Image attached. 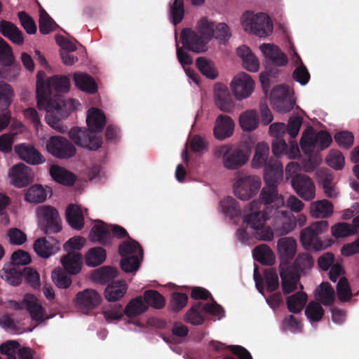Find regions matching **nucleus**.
<instances>
[{"label": "nucleus", "mask_w": 359, "mask_h": 359, "mask_svg": "<svg viewBox=\"0 0 359 359\" xmlns=\"http://www.w3.org/2000/svg\"><path fill=\"white\" fill-rule=\"evenodd\" d=\"M141 259L137 255L126 256L121 261V269L126 273L136 272L140 266Z\"/></svg>", "instance_id": "obj_54"}, {"label": "nucleus", "mask_w": 359, "mask_h": 359, "mask_svg": "<svg viewBox=\"0 0 359 359\" xmlns=\"http://www.w3.org/2000/svg\"><path fill=\"white\" fill-rule=\"evenodd\" d=\"M261 185L259 176L238 172L235 177L233 193L239 199L247 201L257 194Z\"/></svg>", "instance_id": "obj_7"}, {"label": "nucleus", "mask_w": 359, "mask_h": 359, "mask_svg": "<svg viewBox=\"0 0 359 359\" xmlns=\"http://www.w3.org/2000/svg\"><path fill=\"white\" fill-rule=\"evenodd\" d=\"M333 204L326 199L316 201L311 204V213L316 218H326L333 213Z\"/></svg>", "instance_id": "obj_38"}, {"label": "nucleus", "mask_w": 359, "mask_h": 359, "mask_svg": "<svg viewBox=\"0 0 359 359\" xmlns=\"http://www.w3.org/2000/svg\"><path fill=\"white\" fill-rule=\"evenodd\" d=\"M198 32L201 36L210 41L214 36L215 25L212 22L209 21L207 18H203L198 22Z\"/></svg>", "instance_id": "obj_51"}, {"label": "nucleus", "mask_w": 359, "mask_h": 359, "mask_svg": "<svg viewBox=\"0 0 359 359\" xmlns=\"http://www.w3.org/2000/svg\"><path fill=\"white\" fill-rule=\"evenodd\" d=\"M271 218L273 219V228L280 236L288 234L296 227V217L286 210H279Z\"/></svg>", "instance_id": "obj_18"}, {"label": "nucleus", "mask_w": 359, "mask_h": 359, "mask_svg": "<svg viewBox=\"0 0 359 359\" xmlns=\"http://www.w3.org/2000/svg\"><path fill=\"white\" fill-rule=\"evenodd\" d=\"M332 234L335 238H343L356 233V229L345 222H339L331 228Z\"/></svg>", "instance_id": "obj_56"}, {"label": "nucleus", "mask_w": 359, "mask_h": 359, "mask_svg": "<svg viewBox=\"0 0 359 359\" xmlns=\"http://www.w3.org/2000/svg\"><path fill=\"white\" fill-rule=\"evenodd\" d=\"M54 21L45 11L40 12L39 32L42 34H48L53 30Z\"/></svg>", "instance_id": "obj_64"}, {"label": "nucleus", "mask_w": 359, "mask_h": 359, "mask_svg": "<svg viewBox=\"0 0 359 359\" xmlns=\"http://www.w3.org/2000/svg\"><path fill=\"white\" fill-rule=\"evenodd\" d=\"M128 286L124 281H114L109 284L104 290V297L108 302H116L127 292Z\"/></svg>", "instance_id": "obj_32"}, {"label": "nucleus", "mask_w": 359, "mask_h": 359, "mask_svg": "<svg viewBox=\"0 0 359 359\" xmlns=\"http://www.w3.org/2000/svg\"><path fill=\"white\" fill-rule=\"evenodd\" d=\"M66 220L74 229L81 230L84 226V217L81 208L75 204H69L65 212Z\"/></svg>", "instance_id": "obj_30"}, {"label": "nucleus", "mask_w": 359, "mask_h": 359, "mask_svg": "<svg viewBox=\"0 0 359 359\" xmlns=\"http://www.w3.org/2000/svg\"><path fill=\"white\" fill-rule=\"evenodd\" d=\"M313 259L308 252L298 254L294 263L281 262L279 265L281 286L284 294H290L297 289L300 273H305L313 266Z\"/></svg>", "instance_id": "obj_4"}, {"label": "nucleus", "mask_w": 359, "mask_h": 359, "mask_svg": "<svg viewBox=\"0 0 359 359\" xmlns=\"http://www.w3.org/2000/svg\"><path fill=\"white\" fill-rule=\"evenodd\" d=\"M271 217L261 215L260 203L254 200L248 203L243 217V222L253 230L252 236L259 241H271L274 233L271 228L265 225V222Z\"/></svg>", "instance_id": "obj_5"}, {"label": "nucleus", "mask_w": 359, "mask_h": 359, "mask_svg": "<svg viewBox=\"0 0 359 359\" xmlns=\"http://www.w3.org/2000/svg\"><path fill=\"white\" fill-rule=\"evenodd\" d=\"M297 244L295 239L291 237L280 238L277 243V249L280 257L284 262L293 259L297 252Z\"/></svg>", "instance_id": "obj_29"}, {"label": "nucleus", "mask_w": 359, "mask_h": 359, "mask_svg": "<svg viewBox=\"0 0 359 359\" xmlns=\"http://www.w3.org/2000/svg\"><path fill=\"white\" fill-rule=\"evenodd\" d=\"M31 260V257L27 252L18 250L12 254L11 262L9 264L22 269L23 266L28 264Z\"/></svg>", "instance_id": "obj_62"}, {"label": "nucleus", "mask_w": 359, "mask_h": 359, "mask_svg": "<svg viewBox=\"0 0 359 359\" xmlns=\"http://www.w3.org/2000/svg\"><path fill=\"white\" fill-rule=\"evenodd\" d=\"M118 252L123 257L130 255H137L142 257L143 254L142 249L139 243L131 238H129L127 241H125L120 245Z\"/></svg>", "instance_id": "obj_47"}, {"label": "nucleus", "mask_w": 359, "mask_h": 359, "mask_svg": "<svg viewBox=\"0 0 359 359\" xmlns=\"http://www.w3.org/2000/svg\"><path fill=\"white\" fill-rule=\"evenodd\" d=\"M253 257L257 262L267 266L273 265L275 262L274 254L266 244L257 245L253 250Z\"/></svg>", "instance_id": "obj_36"}, {"label": "nucleus", "mask_w": 359, "mask_h": 359, "mask_svg": "<svg viewBox=\"0 0 359 359\" xmlns=\"http://www.w3.org/2000/svg\"><path fill=\"white\" fill-rule=\"evenodd\" d=\"M316 298L324 306L332 304L334 300V290L328 282H323L315 290Z\"/></svg>", "instance_id": "obj_35"}, {"label": "nucleus", "mask_w": 359, "mask_h": 359, "mask_svg": "<svg viewBox=\"0 0 359 359\" xmlns=\"http://www.w3.org/2000/svg\"><path fill=\"white\" fill-rule=\"evenodd\" d=\"M234 127L235 123L229 116L219 114L215 120L214 136L217 140H224L233 135Z\"/></svg>", "instance_id": "obj_25"}, {"label": "nucleus", "mask_w": 359, "mask_h": 359, "mask_svg": "<svg viewBox=\"0 0 359 359\" xmlns=\"http://www.w3.org/2000/svg\"><path fill=\"white\" fill-rule=\"evenodd\" d=\"M337 293L341 302L349 301L352 297L351 290L345 277L339 278L337 285Z\"/></svg>", "instance_id": "obj_58"}, {"label": "nucleus", "mask_w": 359, "mask_h": 359, "mask_svg": "<svg viewBox=\"0 0 359 359\" xmlns=\"http://www.w3.org/2000/svg\"><path fill=\"white\" fill-rule=\"evenodd\" d=\"M117 271L110 266H103L94 274V278L101 283H106L111 279L116 277Z\"/></svg>", "instance_id": "obj_60"}, {"label": "nucleus", "mask_w": 359, "mask_h": 359, "mask_svg": "<svg viewBox=\"0 0 359 359\" xmlns=\"http://www.w3.org/2000/svg\"><path fill=\"white\" fill-rule=\"evenodd\" d=\"M52 280L55 285L62 289L68 288L72 284V279L62 269L55 268L51 275Z\"/></svg>", "instance_id": "obj_48"}, {"label": "nucleus", "mask_w": 359, "mask_h": 359, "mask_svg": "<svg viewBox=\"0 0 359 359\" xmlns=\"http://www.w3.org/2000/svg\"><path fill=\"white\" fill-rule=\"evenodd\" d=\"M39 224L46 233H56L62 230L61 219L57 209L50 205H41L36 209Z\"/></svg>", "instance_id": "obj_11"}, {"label": "nucleus", "mask_w": 359, "mask_h": 359, "mask_svg": "<svg viewBox=\"0 0 359 359\" xmlns=\"http://www.w3.org/2000/svg\"><path fill=\"white\" fill-rule=\"evenodd\" d=\"M203 313L217 316L220 319L224 316V309L214 301L211 304L198 302L187 311L185 320L194 325H202L204 322Z\"/></svg>", "instance_id": "obj_12"}, {"label": "nucleus", "mask_w": 359, "mask_h": 359, "mask_svg": "<svg viewBox=\"0 0 359 359\" xmlns=\"http://www.w3.org/2000/svg\"><path fill=\"white\" fill-rule=\"evenodd\" d=\"M0 32L15 44L22 45L24 42L22 31L9 21L1 20L0 22Z\"/></svg>", "instance_id": "obj_31"}, {"label": "nucleus", "mask_w": 359, "mask_h": 359, "mask_svg": "<svg viewBox=\"0 0 359 359\" xmlns=\"http://www.w3.org/2000/svg\"><path fill=\"white\" fill-rule=\"evenodd\" d=\"M291 185L295 193L303 200L311 201L316 198V186L311 177L304 174L292 176Z\"/></svg>", "instance_id": "obj_15"}, {"label": "nucleus", "mask_w": 359, "mask_h": 359, "mask_svg": "<svg viewBox=\"0 0 359 359\" xmlns=\"http://www.w3.org/2000/svg\"><path fill=\"white\" fill-rule=\"evenodd\" d=\"M180 39L183 47L191 51L201 53L207 50L209 41L189 28L182 30Z\"/></svg>", "instance_id": "obj_17"}, {"label": "nucleus", "mask_w": 359, "mask_h": 359, "mask_svg": "<svg viewBox=\"0 0 359 359\" xmlns=\"http://www.w3.org/2000/svg\"><path fill=\"white\" fill-rule=\"evenodd\" d=\"M231 88L235 97L238 100L248 97L255 88V83L250 75L241 72L234 76Z\"/></svg>", "instance_id": "obj_16"}, {"label": "nucleus", "mask_w": 359, "mask_h": 359, "mask_svg": "<svg viewBox=\"0 0 359 359\" xmlns=\"http://www.w3.org/2000/svg\"><path fill=\"white\" fill-rule=\"evenodd\" d=\"M1 277L11 285H18L22 280V269L15 267V265L8 264L1 270Z\"/></svg>", "instance_id": "obj_37"}, {"label": "nucleus", "mask_w": 359, "mask_h": 359, "mask_svg": "<svg viewBox=\"0 0 359 359\" xmlns=\"http://www.w3.org/2000/svg\"><path fill=\"white\" fill-rule=\"evenodd\" d=\"M11 183L15 187L22 188L33 182L34 175L31 168L22 163L12 167L9 172Z\"/></svg>", "instance_id": "obj_19"}, {"label": "nucleus", "mask_w": 359, "mask_h": 359, "mask_svg": "<svg viewBox=\"0 0 359 359\" xmlns=\"http://www.w3.org/2000/svg\"><path fill=\"white\" fill-rule=\"evenodd\" d=\"M188 297L184 293L173 292L171 297L170 306L172 311L182 310L187 304Z\"/></svg>", "instance_id": "obj_63"}, {"label": "nucleus", "mask_w": 359, "mask_h": 359, "mask_svg": "<svg viewBox=\"0 0 359 359\" xmlns=\"http://www.w3.org/2000/svg\"><path fill=\"white\" fill-rule=\"evenodd\" d=\"M283 178V167L278 163H271L264 175L265 186L262 189L259 199L261 215L271 217L284 206L285 199L279 194L277 186Z\"/></svg>", "instance_id": "obj_2"}, {"label": "nucleus", "mask_w": 359, "mask_h": 359, "mask_svg": "<svg viewBox=\"0 0 359 359\" xmlns=\"http://www.w3.org/2000/svg\"><path fill=\"white\" fill-rule=\"evenodd\" d=\"M169 17L174 25L180 24L184 16V0H172L168 5Z\"/></svg>", "instance_id": "obj_42"}, {"label": "nucleus", "mask_w": 359, "mask_h": 359, "mask_svg": "<svg viewBox=\"0 0 359 359\" xmlns=\"http://www.w3.org/2000/svg\"><path fill=\"white\" fill-rule=\"evenodd\" d=\"M13 97L14 92L12 87L4 81H0V105L9 107Z\"/></svg>", "instance_id": "obj_57"}, {"label": "nucleus", "mask_w": 359, "mask_h": 359, "mask_svg": "<svg viewBox=\"0 0 359 359\" xmlns=\"http://www.w3.org/2000/svg\"><path fill=\"white\" fill-rule=\"evenodd\" d=\"M46 149L54 157L68 159L76 153L74 145L62 136H52L46 142Z\"/></svg>", "instance_id": "obj_13"}, {"label": "nucleus", "mask_w": 359, "mask_h": 359, "mask_svg": "<svg viewBox=\"0 0 359 359\" xmlns=\"http://www.w3.org/2000/svg\"><path fill=\"white\" fill-rule=\"evenodd\" d=\"M22 276L26 282L33 288L38 289L40 287V276L38 272L31 267H24Z\"/></svg>", "instance_id": "obj_61"}, {"label": "nucleus", "mask_w": 359, "mask_h": 359, "mask_svg": "<svg viewBox=\"0 0 359 359\" xmlns=\"http://www.w3.org/2000/svg\"><path fill=\"white\" fill-rule=\"evenodd\" d=\"M47 88L37 86V106L39 109L46 111L47 123L57 131L65 133L67 127L62 125L60 121L68 117L71 111V104L63 99L60 95L50 97L52 90L57 93H67L70 86L69 79L66 76L55 75L47 81Z\"/></svg>", "instance_id": "obj_1"}, {"label": "nucleus", "mask_w": 359, "mask_h": 359, "mask_svg": "<svg viewBox=\"0 0 359 359\" xmlns=\"http://www.w3.org/2000/svg\"><path fill=\"white\" fill-rule=\"evenodd\" d=\"M260 50L264 57L271 60L276 66H285L287 63V57L280 49L271 43H263L260 46Z\"/></svg>", "instance_id": "obj_27"}, {"label": "nucleus", "mask_w": 359, "mask_h": 359, "mask_svg": "<svg viewBox=\"0 0 359 359\" xmlns=\"http://www.w3.org/2000/svg\"><path fill=\"white\" fill-rule=\"evenodd\" d=\"M22 304L28 311L32 320L38 324L42 323L50 318L46 314L45 309L39 302L37 298L31 294H26L24 296Z\"/></svg>", "instance_id": "obj_20"}, {"label": "nucleus", "mask_w": 359, "mask_h": 359, "mask_svg": "<svg viewBox=\"0 0 359 359\" xmlns=\"http://www.w3.org/2000/svg\"><path fill=\"white\" fill-rule=\"evenodd\" d=\"M220 206L222 212L230 217L237 216L240 213L238 203L236 200L232 197L229 196L221 201Z\"/></svg>", "instance_id": "obj_49"}, {"label": "nucleus", "mask_w": 359, "mask_h": 359, "mask_svg": "<svg viewBox=\"0 0 359 359\" xmlns=\"http://www.w3.org/2000/svg\"><path fill=\"white\" fill-rule=\"evenodd\" d=\"M0 62L4 66H11L15 62L11 48L1 37H0Z\"/></svg>", "instance_id": "obj_55"}, {"label": "nucleus", "mask_w": 359, "mask_h": 359, "mask_svg": "<svg viewBox=\"0 0 359 359\" xmlns=\"http://www.w3.org/2000/svg\"><path fill=\"white\" fill-rule=\"evenodd\" d=\"M216 106L224 112H231L235 107L234 102L228 88L222 83H217L214 89Z\"/></svg>", "instance_id": "obj_23"}, {"label": "nucleus", "mask_w": 359, "mask_h": 359, "mask_svg": "<svg viewBox=\"0 0 359 359\" xmlns=\"http://www.w3.org/2000/svg\"><path fill=\"white\" fill-rule=\"evenodd\" d=\"M147 310V305L142 297H137L131 299L124 309V313L128 318H134L144 313Z\"/></svg>", "instance_id": "obj_41"}, {"label": "nucleus", "mask_w": 359, "mask_h": 359, "mask_svg": "<svg viewBox=\"0 0 359 359\" xmlns=\"http://www.w3.org/2000/svg\"><path fill=\"white\" fill-rule=\"evenodd\" d=\"M48 191L41 185H33L26 192L25 200L29 203H40L47 198Z\"/></svg>", "instance_id": "obj_45"}, {"label": "nucleus", "mask_w": 359, "mask_h": 359, "mask_svg": "<svg viewBox=\"0 0 359 359\" xmlns=\"http://www.w3.org/2000/svg\"><path fill=\"white\" fill-rule=\"evenodd\" d=\"M101 299V296L96 290L86 289L76 294L75 303L80 309L90 311L96 308Z\"/></svg>", "instance_id": "obj_24"}, {"label": "nucleus", "mask_w": 359, "mask_h": 359, "mask_svg": "<svg viewBox=\"0 0 359 359\" xmlns=\"http://www.w3.org/2000/svg\"><path fill=\"white\" fill-rule=\"evenodd\" d=\"M61 264L69 275H76L81 269L83 257L79 252H67L61 258Z\"/></svg>", "instance_id": "obj_28"}, {"label": "nucleus", "mask_w": 359, "mask_h": 359, "mask_svg": "<svg viewBox=\"0 0 359 359\" xmlns=\"http://www.w3.org/2000/svg\"><path fill=\"white\" fill-rule=\"evenodd\" d=\"M14 151L19 158L27 163L36 165L46 161L41 154L32 144L22 143L14 147Z\"/></svg>", "instance_id": "obj_22"}, {"label": "nucleus", "mask_w": 359, "mask_h": 359, "mask_svg": "<svg viewBox=\"0 0 359 359\" xmlns=\"http://www.w3.org/2000/svg\"><path fill=\"white\" fill-rule=\"evenodd\" d=\"M328 222L320 220L312 223L309 226L302 230L300 242L305 248H313L320 251L325 248V245L320 239L319 236L328 229Z\"/></svg>", "instance_id": "obj_9"}, {"label": "nucleus", "mask_w": 359, "mask_h": 359, "mask_svg": "<svg viewBox=\"0 0 359 359\" xmlns=\"http://www.w3.org/2000/svg\"><path fill=\"white\" fill-rule=\"evenodd\" d=\"M307 302V294L304 292H297L289 296L286 299L288 311L293 313H299L304 309Z\"/></svg>", "instance_id": "obj_39"}, {"label": "nucleus", "mask_w": 359, "mask_h": 359, "mask_svg": "<svg viewBox=\"0 0 359 359\" xmlns=\"http://www.w3.org/2000/svg\"><path fill=\"white\" fill-rule=\"evenodd\" d=\"M75 84L78 88L89 93L97 91V86L94 79L88 74L76 72L73 76Z\"/></svg>", "instance_id": "obj_34"}, {"label": "nucleus", "mask_w": 359, "mask_h": 359, "mask_svg": "<svg viewBox=\"0 0 359 359\" xmlns=\"http://www.w3.org/2000/svg\"><path fill=\"white\" fill-rule=\"evenodd\" d=\"M332 139L326 131L315 133L313 128H306L301 137L300 146L305 154H311L314 150H323L329 147Z\"/></svg>", "instance_id": "obj_10"}, {"label": "nucleus", "mask_w": 359, "mask_h": 359, "mask_svg": "<svg viewBox=\"0 0 359 359\" xmlns=\"http://www.w3.org/2000/svg\"><path fill=\"white\" fill-rule=\"evenodd\" d=\"M144 302L148 306L156 309H162L165 304V298L158 291L147 290L144 293Z\"/></svg>", "instance_id": "obj_46"}, {"label": "nucleus", "mask_w": 359, "mask_h": 359, "mask_svg": "<svg viewBox=\"0 0 359 359\" xmlns=\"http://www.w3.org/2000/svg\"><path fill=\"white\" fill-rule=\"evenodd\" d=\"M326 162L330 167L339 170L344 167L345 158L340 151L332 149L327 155Z\"/></svg>", "instance_id": "obj_53"}, {"label": "nucleus", "mask_w": 359, "mask_h": 359, "mask_svg": "<svg viewBox=\"0 0 359 359\" xmlns=\"http://www.w3.org/2000/svg\"><path fill=\"white\" fill-rule=\"evenodd\" d=\"M102 313L106 320L109 322L119 320L125 314L124 309L120 304H115L103 308Z\"/></svg>", "instance_id": "obj_50"}, {"label": "nucleus", "mask_w": 359, "mask_h": 359, "mask_svg": "<svg viewBox=\"0 0 359 359\" xmlns=\"http://www.w3.org/2000/svg\"><path fill=\"white\" fill-rule=\"evenodd\" d=\"M214 155L221 158L223 166L230 170H238L247 163L250 152L245 147H235L224 144L215 149Z\"/></svg>", "instance_id": "obj_6"}, {"label": "nucleus", "mask_w": 359, "mask_h": 359, "mask_svg": "<svg viewBox=\"0 0 359 359\" xmlns=\"http://www.w3.org/2000/svg\"><path fill=\"white\" fill-rule=\"evenodd\" d=\"M240 125L245 131H252L259 125V119L255 110H248L241 114L239 118Z\"/></svg>", "instance_id": "obj_43"}, {"label": "nucleus", "mask_w": 359, "mask_h": 359, "mask_svg": "<svg viewBox=\"0 0 359 359\" xmlns=\"http://www.w3.org/2000/svg\"><path fill=\"white\" fill-rule=\"evenodd\" d=\"M86 123L88 128L74 127L69 131V137L78 147L97 151L102 145V137L97 133L105 126L106 116L101 109L92 107L88 111Z\"/></svg>", "instance_id": "obj_3"}, {"label": "nucleus", "mask_w": 359, "mask_h": 359, "mask_svg": "<svg viewBox=\"0 0 359 359\" xmlns=\"http://www.w3.org/2000/svg\"><path fill=\"white\" fill-rule=\"evenodd\" d=\"M106 250L102 247L90 248L85 256V263L90 267L102 264L106 259Z\"/></svg>", "instance_id": "obj_40"}, {"label": "nucleus", "mask_w": 359, "mask_h": 359, "mask_svg": "<svg viewBox=\"0 0 359 359\" xmlns=\"http://www.w3.org/2000/svg\"><path fill=\"white\" fill-rule=\"evenodd\" d=\"M50 175L55 182L63 185L71 186L76 180L75 176L71 172L56 165L50 168Z\"/></svg>", "instance_id": "obj_33"}, {"label": "nucleus", "mask_w": 359, "mask_h": 359, "mask_svg": "<svg viewBox=\"0 0 359 359\" xmlns=\"http://www.w3.org/2000/svg\"><path fill=\"white\" fill-rule=\"evenodd\" d=\"M305 315L310 321H319L323 316L324 310L320 303L311 302L305 309Z\"/></svg>", "instance_id": "obj_52"}, {"label": "nucleus", "mask_w": 359, "mask_h": 359, "mask_svg": "<svg viewBox=\"0 0 359 359\" xmlns=\"http://www.w3.org/2000/svg\"><path fill=\"white\" fill-rule=\"evenodd\" d=\"M107 233L108 230L104 224L95 225L90 232L89 238L93 243L104 244L107 241Z\"/></svg>", "instance_id": "obj_59"}, {"label": "nucleus", "mask_w": 359, "mask_h": 359, "mask_svg": "<svg viewBox=\"0 0 359 359\" xmlns=\"http://www.w3.org/2000/svg\"><path fill=\"white\" fill-rule=\"evenodd\" d=\"M270 99L273 108L281 113L290 111L295 104L288 88L285 86L274 87L271 92Z\"/></svg>", "instance_id": "obj_14"}, {"label": "nucleus", "mask_w": 359, "mask_h": 359, "mask_svg": "<svg viewBox=\"0 0 359 359\" xmlns=\"http://www.w3.org/2000/svg\"><path fill=\"white\" fill-rule=\"evenodd\" d=\"M33 248L37 255L48 258L60 250V244L53 237H42L35 241Z\"/></svg>", "instance_id": "obj_26"}, {"label": "nucleus", "mask_w": 359, "mask_h": 359, "mask_svg": "<svg viewBox=\"0 0 359 359\" xmlns=\"http://www.w3.org/2000/svg\"><path fill=\"white\" fill-rule=\"evenodd\" d=\"M196 65L201 73L208 79H215L218 76L214 62L203 57H199L196 60Z\"/></svg>", "instance_id": "obj_44"}, {"label": "nucleus", "mask_w": 359, "mask_h": 359, "mask_svg": "<svg viewBox=\"0 0 359 359\" xmlns=\"http://www.w3.org/2000/svg\"><path fill=\"white\" fill-rule=\"evenodd\" d=\"M242 25L246 32H250L259 37H266L273 32V25L269 16L263 13L254 15L245 13L241 18Z\"/></svg>", "instance_id": "obj_8"}, {"label": "nucleus", "mask_w": 359, "mask_h": 359, "mask_svg": "<svg viewBox=\"0 0 359 359\" xmlns=\"http://www.w3.org/2000/svg\"><path fill=\"white\" fill-rule=\"evenodd\" d=\"M270 149L269 145L263 142H258L255 147V151L252 158L251 165L253 168L259 169L264 167V174L266 173V167L271 163H278L283 167V164L277 159L273 158H269Z\"/></svg>", "instance_id": "obj_21"}]
</instances>
